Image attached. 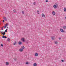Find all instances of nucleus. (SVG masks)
Returning <instances> with one entry per match:
<instances>
[{
    "label": "nucleus",
    "instance_id": "obj_1",
    "mask_svg": "<svg viewBox=\"0 0 66 66\" xmlns=\"http://www.w3.org/2000/svg\"><path fill=\"white\" fill-rule=\"evenodd\" d=\"M0 33L1 34H2V35H5V31H4V32H3V31H0Z\"/></svg>",
    "mask_w": 66,
    "mask_h": 66
},
{
    "label": "nucleus",
    "instance_id": "obj_2",
    "mask_svg": "<svg viewBox=\"0 0 66 66\" xmlns=\"http://www.w3.org/2000/svg\"><path fill=\"white\" fill-rule=\"evenodd\" d=\"M24 49V47H23V48H20L19 49V51L20 52H22L23 51V49Z\"/></svg>",
    "mask_w": 66,
    "mask_h": 66
},
{
    "label": "nucleus",
    "instance_id": "obj_3",
    "mask_svg": "<svg viewBox=\"0 0 66 66\" xmlns=\"http://www.w3.org/2000/svg\"><path fill=\"white\" fill-rule=\"evenodd\" d=\"M60 30L61 32H62V33H63V32H64V31L63 30V29H60Z\"/></svg>",
    "mask_w": 66,
    "mask_h": 66
},
{
    "label": "nucleus",
    "instance_id": "obj_4",
    "mask_svg": "<svg viewBox=\"0 0 66 66\" xmlns=\"http://www.w3.org/2000/svg\"><path fill=\"white\" fill-rule=\"evenodd\" d=\"M53 7L54 9H56L57 8V7L55 5H53Z\"/></svg>",
    "mask_w": 66,
    "mask_h": 66
},
{
    "label": "nucleus",
    "instance_id": "obj_5",
    "mask_svg": "<svg viewBox=\"0 0 66 66\" xmlns=\"http://www.w3.org/2000/svg\"><path fill=\"white\" fill-rule=\"evenodd\" d=\"M35 55L36 56H38V53H36L35 54Z\"/></svg>",
    "mask_w": 66,
    "mask_h": 66
},
{
    "label": "nucleus",
    "instance_id": "obj_6",
    "mask_svg": "<svg viewBox=\"0 0 66 66\" xmlns=\"http://www.w3.org/2000/svg\"><path fill=\"white\" fill-rule=\"evenodd\" d=\"M52 14L53 15H54L55 14V11H53L52 12Z\"/></svg>",
    "mask_w": 66,
    "mask_h": 66
},
{
    "label": "nucleus",
    "instance_id": "obj_7",
    "mask_svg": "<svg viewBox=\"0 0 66 66\" xmlns=\"http://www.w3.org/2000/svg\"><path fill=\"white\" fill-rule=\"evenodd\" d=\"M3 19L5 20V21H7V19H6V18H5V17H3Z\"/></svg>",
    "mask_w": 66,
    "mask_h": 66
},
{
    "label": "nucleus",
    "instance_id": "obj_8",
    "mask_svg": "<svg viewBox=\"0 0 66 66\" xmlns=\"http://www.w3.org/2000/svg\"><path fill=\"white\" fill-rule=\"evenodd\" d=\"M18 44H19V45H21V44H22V42L20 41H19L18 42Z\"/></svg>",
    "mask_w": 66,
    "mask_h": 66
},
{
    "label": "nucleus",
    "instance_id": "obj_9",
    "mask_svg": "<svg viewBox=\"0 0 66 66\" xmlns=\"http://www.w3.org/2000/svg\"><path fill=\"white\" fill-rule=\"evenodd\" d=\"M2 38H7V37L6 36H5L4 35H3V36L2 37Z\"/></svg>",
    "mask_w": 66,
    "mask_h": 66
},
{
    "label": "nucleus",
    "instance_id": "obj_10",
    "mask_svg": "<svg viewBox=\"0 0 66 66\" xmlns=\"http://www.w3.org/2000/svg\"><path fill=\"white\" fill-rule=\"evenodd\" d=\"M42 16L43 17H45V15L44 14H42Z\"/></svg>",
    "mask_w": 66,
    "mask_h": 66
},
{
    "label": "nucleus",
    "instance_id": "obj_11",
    "mask_svg": "<svg viewBox=\"0 0 66 66\" xmlns=\"http://www.w3.org/2000/svg\"><path fill=\"white\" fill-rule=\"evenodd\" d=\"M21 40L23 42H25V40H24V38H22L21 39Z\"/></svg>",
    "mask_w": 66,
    "mask_h": 66
},
{
    "label": "nucleus",
    "instance_id": "obj_12",
    "mask_svg": "<svg viewBox=\"0 0 66 66\" xmlns=\"http://www.w3.org/2000/svg\"><path fill=\"white\" fill-rule=\"evenodd\" d=\"M9 63L8 62H6V65H9Z\"/></svg>",
    "mask_w": 66,
    "mask_h": 66
},
{
    "label": "nucleus",
    "instance_id": "obj_13",
    "mask_svg": "<svg viewBox=\"0 0 66 66\" xmlns=\"http://www.w3.org/2000/svg\"><path fill=\"white\" fill-rule=\"evenodd\" d=\"M63 29H66V26H64L63 27Z\"/></svg>",
    "mask_w": 66,
    "mask_h": 66
},
{
    "label": "nucleus",
    "instance_id": "obj_14",
    "mask_svg": "<svg viewBox=\"0 0 66 66\" xmlns=\"http://www.w3.org/2000/svg\"><path fill=\"white\" fill-rule=\"evenodd\" d=\"M33 66H37V64H36V63H35L34 64Z\"/></svg>",
    "mask_w": 66,
    "mask_h": 66
},
{
    "label": "nucleus",
    "instance_id": "obj_15",
    "mask_svg": "<svg viewBox=\"0 0 66 66\" xmlns=\"http://www.w3.org/2000/svg\"><path fill=\"white\" fill-rule=\"evenodd\" d=\"M64 12H66V7H64Z\"/></svg>",
    "mask_w": 66,
    "mask_h": 66
},
{
    "label": "nucleus",
    "instance_id": "obj_16",
    "mask_svg": "<svg viewBox=\"0 0 66 66\" xmlns=\"http://www.w3.org/2000/svg\"><path fill=\"white\" fill-rule=\"evenodd\" d=\"M10 39L9 38H8L7 40V41H9V42H10Z\"/></svg>",
    "mask_w": 66,
    "mask_h": 66
},
{
    "label": "nucleus",
    "instance_id": "obj_17",
    "mask_svg": "<svg viewBox=\"0 0 66 66\" xmlns=\"http://www.w3.org/2000/svg\"><path fill=\"white\" fill-rule=\"evenodd\" d=\"M16 41L14 42V43H13V45H16Z\"/></svg>",
    "mask_w": 66,
    "mask_h": 66
},
{
    "label": "nucleus",
    "instance_id": "obj_18",
    "mask_svg": "<svg viewBox=\"0 0 66 66\" xmlns=\"http://www.w3.org/2000/svg\"><path fill=\"white\" fill-rule=\"evenodd\" d=\"M51 38L52 39V40H53V39H54V37H51Z\"/></svg>",
    "mask_w": 66,
    "mask_h": 66
},
{
    "label": "nucleus",
    "instance_id": "obj_19",
    "mask_svg": "<svg viewBox=\"0 0 66 66\" xmlns=\"http://www.w3.org/2000/svg\"><path fill=\"white\" fill-rule=\"evenodd\" d=\"M58 42H55V44H56V45L58 43Z\"/></svg>",
    "mask_w": 66,
    "mask_h": 66
},
{
    "label": "nucleus",
    "instance_id": "obj_20",
    "mask_svg": "<svg viewBox=\"0 0 66 66\" xmlns=\"http://www.w3.org/2000/svg\"><path fill=\"white\" fill-rule=\"evenodd\" d=\"M55 5H56V6H57V7L58 6V4H57V3H56L55 4Z\"/></svg>",
    "mask_w": 66,
    "mask_h": 66
},
{
    "label": "nucleus",
    "instance_id": "obj_21",
    "mask_svg": "<svg viewBox=\"0 0 66 66\" xmlns=\"http://www.w3.org/2000/svg\"><path fill=\"white\" fill-rule=\"evenodd\" d=\"M13 13H15V12H16V10H13Z\"/></svg>",
    "mask_w": 66,
    "mask_h": 66
},
{
    "label": "nucleus",
    "instance_id": "obj_22",
    "mask_svg": "<svg viewBox=\"0 0 66 66\" xmlns=\"http://www.w3.org/2000/svg\"><path fill=\"white\" fill-rule=\"evenodd\" d=\"M37 14H39V11H37Z\"/></svg>",
    "mask_w": 66,
    "mask_h": 66
},
{
    "label": "nucleus",
    "instance_id": "obj_23",
    "mask_svg": "<svg viewBox=\"0 0 66 66\" xmlns=\"http://www.w3.org/2000/svg\"><path fill=\"white\" fill-rule=\"evenodd\" d=\"M3 27H4V29H6V26H4Z\"/></svg>",
    "mask_w": 66,
    "mask_h": 66
},
{
    "label": "nucleus",
    "instance_id": "obj_24",
    "mask_svg": "<svg viewBox=\"0 0 66 66\" xmlns=\"http://www.w3.org/2000/svg\"><path fill=\"white\" fill-rule=\"evenodd\" d=\"M7 26H8V24H7L5 25V26H6V27H7Z\"/></svg>",
    "mask_w": 66,
    "mask_h": 66
},
{
    "label": "nucleus",
    "instance_id": "obj_25",
    "mask_svg": "<svg viewBox=\"0 0 66 66\" xmlns=\"http://www.w3.org/2000/svg\"><path fill=\"white\" fill-rule=\"evenodd\" d=\"M1 46H2V47H3V44H1Z\"/></svg>",
    "mask_w": 66,
    "mask_h": 66
},
{
    "label": "nucleus",
    "instance_id": "obj_26",
    "mask_svg": "<svg viewBox=\"0 0 66 66\" xmlns=\"http://www.w3.org/2000/svg\"><path fill=\"white\" fill-rule=\"evenodd\" d=\"M36 2H34V3H33V4L34 5H35L36 4Z\"/></svg>",
    "mask_w": 66,
    "mask_h": 66
},
{
    "label": "nucleus",
    "instance_id": "obj_27",
    "mask_svg": "<svg viewBox=\"0 0 66 66\" xmlns=\"http://www.w3.org/2000/svg\"><path fill=\"white\" fill-rule=\"evenodd\" d=\"M26 64H29V62H27L26 63Z\"/></svg>",
    "mask_w": 66,
    "mask_h": 66
},
{
    "label": "nucleus",
    "instance_id": "obj_28",
    "mask_svg": "<svg viewBox=\"0 0 66 66\" xmlns=\"http://www.w3.org/2000/svg\"><path fill=\"white\" fill-rule=\"evenodd\" d=\"M23 47H24V46H22L21 47V49H23Z\"/></svg>",
    "mask_w": 66,
    "mask_h": 66
},
{
    "label": "nucleus",
    "instance_id": "obj_29",
    "mask_svg": "<svg viewBox=\"0 0 66 66\" xmlns=\"http://www.w3.org/2000/svg\"><path fill=\"white\" fill-rule=\"evenodd\" d=\"M7 29H6L5 30V32H7Z\"/></svg>",
    "mask_w": 66,
    "mask_h": 66
},
{
    "label": "nucleus",
    "instance_id": "obj_30",
    "mask_svg": "<svg viewBox=\"0 0 66 66\" xmlns=\"http://www.w3.org/2000/svg\"><path fill=\"white\" fill-rule=\"evenodd\" d=\"M61 62H64V60H62Z\"/></svg>",
    "mask_w": 66,
    "mask_h": 66
},
{
    "label": "nucleus",
    "instance_id": "obj_31",
    "mask_svg": "<svg viewBox=\"0 0 66 66\" xmlns=\"http://www.w3.org/2000/svg\"><path fill=\"white\" fill-rule=\"evenodd\" d=\"M45 1L46 2H48V0H46Z\"/></svg>",
    "mask_w": 66,
    "mask_h": 66
},
{
    "label": "nucleus",
    "instance_id": "obj_32",
    "mask_svg": "<svg viewBox=\"0 0 66 66\" xmlns=\"http://www.w3.org/2000/svg\"><path fill=\"white\" fill-rule=\"evenodd\" d=\"M22 14H24V11H22Z\"/></svg>",
    "mask_w": 66,
    "mask_h": 66
},
{
    "label": "nucleus",
    "instance_id": "obj_33",
    "mask_svg": "<svg viewBox=\"0 0 66 66\" xmlns=\"http://www.w3.org/2000/svg\"><path fill=\"white\" fill-rule=\"evenodd\" d=\"M2 30H3V27H2Z\"/></svg>",
    "mask_w": 66,
    "mask_h": 66
},
{
    "label": "nucleus",
    "instance_id": "obj_34",
    "mask_svg": "<svg viewBox=\"0 0 66 66\" xmlns=\"http://www.w3.org/2000/svg\"><path fill=\"white\" fill-rule=\"evenodd\" d=\"M3 22H4V20H3Z\"/></svg>",
    "mask_w": 66,
    "mask_h": 66
},
{
    "label": "nucleus",
    "instance_id": "obj_35",
    "mask_svg": "<svg viewBox=\"0 0 66 66\" xmlns=\"http://www.w3.org/2000/svg\"><path fill=\"white\" fill-rule=\"evenodd\" d=\"M14 60L15 61H16V59H14Z\"/></svg>",
    "mask_w": 66,
    "mask_h": 66
},
{
    "label": "nucleus",
    "instance_id": "obj_36",
    "mask_svg": "<svg viewBox=\"0 0 66 66\" xmlns=\"http://www.w3.org/2000/svg\"><path fill=\"white\" fill-rule=\"evenodd\" d=\"M26 44H28V42H26Z\"/></svg>",
    "mask_w": 66,
    "mask_h": 66
},
{
    "label": "nucleus",
    "instance_id": "obj_37",
    "mask_svg": "<svg viewBox=\"0 0 66 66\" xmlns=\"http://www.w3.org/2000/svg\"><path fill=\"white\" fill-rule=\"evenodd\" d=\"M59 39H61V38H59Z\"/></svg>",
    "mask_w": 66,
    "mask_h": 66
},
{
    "label": "nucleus",
    "instance_id": "obj_38",
    "mask_svg": "<svg viewBox=\"0 0 66 66\" xmlns=\"http://www.w3.org/2000/svg\"><path fill=\"white\" fill-rule=\"evenodd\" d=\"M7 28H8V27H7Z\"/></svg>",
    "mask_w": 66,
    "mask_h": 66
},
{
    "label": "nucleus",
    "instance_id": "obj_39",
    "mask_svg": "<svg viewBox=\"0 0 66 66\" xmlns=\"http://www.w3.org/2000/svg\"><path fill=\"white\" fill-rule=\"evenodd\" d=\"M0 24H1L0 23Z\"/></svg>",
    "mask_w": 66,
    "mask_h": 66
}]
</instances>
